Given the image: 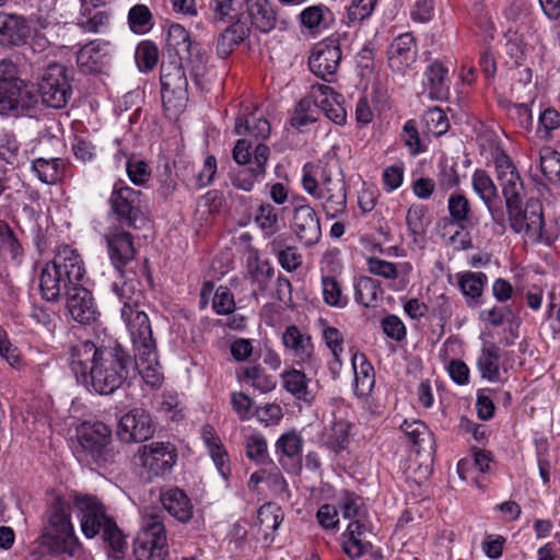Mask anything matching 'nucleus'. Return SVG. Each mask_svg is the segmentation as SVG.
<instances>
[{"instance_id": "nucleus-1", "label": "nucleus", "mask_w": 560, "mask_h": 560, "mask_svg": "<svg viewBox=\"0 0 560 560\" xmlns=\"http://www.w3.org/2000/svg\"><path fill=\"white\" fill-rule=\"evenodd\" d=\"M70 368L78 382L91 386L101 395L113 394L129 377L133 360L120 346H97L91 340H78L69 348Z\"/></svg>"}, {"instance_id": "nucleus-2", "label": "nucleus", "mask_w": 560, "mask_h": 560, "mask_svg": "<svg viewBox=\"0 0 560 560\" xmlns=\"http://www.w3.org/2000/svg\"><path fill=\"white\" fill-rule=\"evenodd\" d=\"M491 158L494 175L506 207L510 228L517 234L525 233L534 242H540L545 229L541 203L529 200L524 207L526 197L524 179L512 158L502 147L493 148Z\"/></svg>"}, {"instance_id": "nucleus-3", "label": "nucleus", "mask_w": 560, "mask_h": 560, "mask_svg": "<svg viewBox=\"0 0 560 560\" xmlns=\"http://www.w3.org/2000/svg\"><path fill=\"white\" fill-rule=\"evenodd\" d=\"M72 504V495L67 499L58 492L49 494L42 520V534L30 549L32 556L47 553L67 560L78 555L81 544L71 523Z\"/></svg>"}, {"instance_id": "nucleus-4", "label": "nucleus", "mask_w": 560, "mask_h": 560, "mask_svg": "<svg viewBox=\"0 0 560 560\" xmlns=\"http://www.w3.org/2000/svg\"><path fill=\"white\" fill-rule=\"evenodd\" d=\"M233 133L238 136L232 149L234 162H247L249 152L257 153L258 148L271 155L267 141L271 137V122L261 105L253 100H241L236 105Z\"/></svg>"}, {"instance_id": "nucleus-5", "label": "nucleus", "mask_w": 560, "mask_h": 560, "mask_svg": "<svg viewBox=\"0 0 560 560\" xmlns=\"http://www.w3.org/2000/svg\"><path fill=\"white\" fill-rule=\"evenodd\" d=\"M84 264L77 249L69 245L59 246L52 260L45 264L39 273V289L43 299L58 302L82 281Z\"/></svg>"}, {"instance_id": "nucleus-6", "label": "nucleus", "mask_w": 560, "mask_h": 560, "mask_svg": "<svg viewBox=\"0 0 560 560\" xmlns=\"http://www.w3.org/2000/svg\"><path fill=\"white\" fill-rule=\"evenodd\" d=\"M72 503L79 513L82 532L88 538L101 535L114 550L124 549L126 540L121 530L114 518L107 515L104 504L96 495L73 492Z\"/></svg>"}, {"instance_id": "nucleus-7", "label": "nucleus", "mask_w": 560, "mask_h": 560, "mask_svg": "<svg viewBox=\"0 0 560 560\" xmlns=\"http://www.w3.org/2000/svg\"><path fill=\"white\" fill-rule=\"evenodd\" d=\"M113 291L122 303L121 317L131 335L135 350L156 347L151 323L143 310V292L136 289L132 281H122L120 284L115 282Z\"/></svg>"}, {"instance_id": "nucleus-8", "label": "nucleus", "mask_w": 560, "mask_h": 560, "mask_svg": "<svg viewBox=\"0 0 560 560\" xmlns=\"http://www.w3.org/2000/svg\"><path fill=\"white\" fill-rule=\"evenodd\" d=\"M110 212L119 225L131 230H140L148 223V209L141 190L117 180L109 196Z\"/></svg>"}, {"instance_id": "nucleus-9", "label": "nucleus", "mask_w": 560, "mask_h": 560, "mask_svg": "<svg viewBox=\"0 0 560 560\" xmlns=\"http://www.w3.org/2000/svg\"><path fill=\"white\" fill-rule=\"evenodd\" d=\"M81 456L100 467L113 464L118 452L113 445V432L102 421H85L78 429Z\"/></svg>"}, {"instance_id": "nucleus-10", "label": "nucleus", "mask_w": 560, "mask_h": 560, "mask_svg": "<svg viewBox=\"0 0 560 560\" xmlns=\"http://www.w3.org/2000/svg\"><path fill=\"white\" fill-rule=\"evenodd\" d=\"M161 94L165 115L178 117L188 103V80L179 60L163 61L160 71Z\"/></svg>"}, {"instance_id": "nucleus-11", "label": "nucleus", "mask_w": 560, "mask_h": 560, "mask_svg": "<svg viewBox=\"0 0 560 560\" xmlns=\"http://www.w3.org/2000/svg\"><path fill=\"white\" fill-rule=\"evenodd\" d=\"M167 555L164 516L155 512L147 513L133 541V556L136 560H165Z\"/></svg>"}, {"instance_id": "nucleus-12", "label": "nucleus", "mask_w": 560, "mask_h": 560, "mask_svg": "<svg viewBox=\"0 0 560 560\" xmlns=\"http://www.w3.org/2000/svg\"><path fill=\"white\" fill-rule=\"evenodd\" d=\"M71 70L66 66L51 62L43 68L37 78V92L42 103L51 108H63L72 94Z\"/></svg>"}, {"instance_id": "nucleus-13", "label": "nucleus", "mask_w": 560, "mask_h": 560, "mask_svg": "<svg viewBox=\"0 0 560 560\" xmlns=\"http://www.w3.org/2000/svg\"><path fill=\"white\" fill-rule=\"evenodd\" d=\"M177 448L170 442H151L141 445L135 454L141 476L151 481L171 472L177 462Z\"/></svg>"}, {"instance_id": "nucleus-14", "label": "nucleus", "mask_w": 560, "mask_h": 560, "mask_svg": "<svg viewBox=\"0 0 560 560\" xmlns=\"http://www.w3.org/2000/svg\"><path fill=\"white\" fill-rule=\"evenodd\" d=\"M281 343L284 353L292 359L295 366L315 371L318 369L320 360L307 328L295 324L288 325L281 335Z\"/></svg>"}, {"instance_id": "nucleus-15", "label": "nucleus", "mask_w": 560, "mask_h": 560, "mask_svg": "<svg viewBox=\"0 0 560 560\" xmlns=\"http://www.w3.org/2000/svg\"><path fill=\"white\" fill-rule=\"evenodd\" d=\"M154 432L155 424L150 412L139 407L124 413L118 420L116 430L119 441L127 444L148 441Z\"/></svg>"}, {"instance_id": "nucleus-16", "label": "nucleus", "mask_w": 560, "mask_h": 560, "mask_svg": "<svg viewBox=\"0 0 560 560\" xmlns=\"http://www.w3.org/2000/svg\"><path fill=\"white\" fill-rule=\"evenodd\" d=\"M342 57L341 48L336 39L326 38L312 48L308 68L317 78L334 82Z\"/></svg>"}, {"instance_id": "nucleus-17", "label": "nucleus", "mask_w": 560, "mask_h": 560, "mask_svg": "<svg viewBox=\"0 0 560 560\" xmlns=\"http://www.w3.org/2000/svg\"><path fill=\"white\" fill-rule=\"evenodd\" d=\"M270 155L267 154L266 150L258 148L257 153L249 152V161L235 162L237 167L231 168L229 172L232 186L247 192L252 191L256 183L264 179Z\"/></svg>"}, {"instance_id": "nucleus-18", "label": "nucleus", "mask_w": 560, "mask_h": 560, "mask_svg": "<svg viewBox=\"0 0 560 560\" xmlns=\"http://www.w3.org/2000/svg\"><path fill=\"white\" fill-rule=\"evenodd\" d=\"M125 228L121 225L114 226L105 234L110 261L119 271H122L137 255L135 237Z\"/></svg>"}, {"instance_id": "nucleus-19", "label": "nucleus", "mask_w": 560, "mask_h": 560, "mask_svg": "<svg viewBox=\"0 0 560 560\" xmlns=\"http://www.w3.org/2000/svg\"><path fill=\"white\" fill-rule=\"evenodd\" d=\"M386 55L389 68L394 72L404 74L417 61V38L411 32L396 36L388 45Z\"/></svg>"}, {"instance_id": "nucleus-20", "label": "nucleus", "mask_w": 560, "mask_h": 560, "mask_svg": "<svg viewBox=\"0 0 560 560\" xmlns=\"http://www.w3.org/2000/svg\"><path fill=\"white\" fill-rule=\"evenodd\" d=\"M275 277V268L269 259L262 258L258 248L246 247L245 279L254 288L253 294L265 293Z\"/></svg>"}, {"instance_id": "nucleus-21", "label": "nucleus", "mask_w": 560, "mask_h": 560, "mask_svg": "<svg viewBox=\"0 0 560 560\" xmlns=\"http://www.w3.org/2000/svg\"><path fill=\"white\" fill-rule=\"evenodd\" d=\"M312 97H315L317 108L329 120L340 126L347 122V110L343 106L345 98L342 94L329 85L315 83L312 84Z\"/></svg>"}, {"instance_id": "nucleus-22", "label": "nucleus", "mask_w": 560, "mask_h": 560, "mask_svg": "<svg viewBox=\"0 0 560 560\" xmlns=\"http://www.w3.org/2000/svg\"><path fill=\"white\" fill-rule=\"evenodd\" d=\"M292 229L305 246L317 244L322 236L319 218L315 209L308 203L299 205L294 208Z\"/></svg>"}, {"instance_id": "nucleus-23", "label": "nucleus", "mask_w": 560, "mask_h": 560, "mask_svg": "<svg viewBox=\"0 0 560 560\" xmlns=\"http://www.w3.org/2000/svg\"><path fill=\"white\" fill-rule=\"evenodd\" d=\"M368 530L366 522L352 521L340 535L341 550L350 560H359L371 552L373 545L365 538Z\"/></svg>"}, {"instance_id": "nucleus-24", "label": "nucleus", "mask_w": 560, "mask_h": 560, "mask_svg": "<svg viewBox=\"0 0 560 560\" xmlns=\"http://www.w3.org/2000/svg\"><path fill=\"white\" fill-rule=\"evenodd\" d=\"M312 197L320 201L322 210L328 219L340 217L347 210V183L343 176L334 178L330 185Z\"/></svg>"}, {"instance_id": "nucleus-25", "label": "nucleus", "mask_w": 560, "mask_h": 560, "mask_svg": "<svg viewBox=\"0 0 560 560\" xmlns=\"http://www.w3.org/2000/svg\"><path fill=\"white\" fill-rule=\"evenodd\" d=\"M243 3L245 10L241 15L249 21L250 27L262 34L276 28L278 12L270 0H243Z\"/></svg>"}, {"instance_id": "nucleus-26", "label": "nucleus", "mask_w": 560, "mask_h": 560, "mask_svg": "<svg viewBox=\"0 0 560 560\" xmlns=\"http://www.w3.org/2000/svg\"><path fill=\"white\" fill-rule=\"evenodd\" d=\"M66 298L67 308L75 322L86 325L96 320L98 312L94 299L92 293L81 284V281H78V284L68 291Z\"/></svg>"}, {"instance_id": "nucleus-27", "label": "nucleus", "mask_w": 560, "mask_h": 560, "mask_svg": "<svg viewBox=\"0 0 560 560\" xmlns=\"http://www.w3.org/2000/svg\"><path fill=\"white\" fill-rule=\"evenodd\" d=\"M73 165L68 159L37 158L32 162V171L38 179L48 185L62 183L73 176Z\"/></svg>"}, {"instance_id": "nucleus-28", "label": "nucleus", "mask_w": 560, "mask_h": 560, "mask_svg": "<svg viewBox=\"0 0 560 560\" xmlns=\"http://www.w3.org/2000/svg\"><path fill=\"white\" fill-rule=\"evenodd\" d=\"M25 83L0 84V115H18L20 110L30 108L37 101L28 91H24Z\"/></svg>"}, {"instance_id": "nucleus-29", "label": "nucleus", "mask_w": 560, "mask_h": 560, "mask_svg": "<svg viewBox=\"0 0 560 560\" xmlns=\"http://www.w3.org/2000/svg\"><path fill=\"white\" fill-rule=\"evenodd\" d=\"M339 176L341 175L336 173L328 162L322 160L308 162L302 168V186L308 195L313 196Z\"/></svg>"}, {"instance_id": "nucleus-30", "label": "nucleus", "mask_w": 560, "mask_h": 560, "mask_svg": "<svg viewBox=\"0 0 560 560\" xmlns=\"http://www.w3.org/2000/svg\"><path fill=\"white\" fill-rule=\"evenodd\" d=\"M160 502L167 513L180 523H187L194 515V504L187 493L178 487L161 489Z\"/></svg>"}, {"instance_id": "nucleus-31", "label": "nucleus", "mask_w": 560, "mask_h": 560, "mask_svg": "<svg viewBox=\"0 0 560 560\" xmlns=\"http://www.w3.org/2000/svg\"><path fill=\"white\" fill-rule=\"evenodd\" d=\"M303 439L295 431L283 433L276 442L279 464L287 471H294L302 465Z\"/></svg>"}, {"instance_id": "nucleus-32", "label": "nucleus", "mask_w": 560, "mask_h": 560, "mask_svg": "<svg viewBox=\"0 0 560 560\" xmlns=\"http://www.w3.org/2000/svg\"><path fill=\"white\" fill-rule=\"evenodd\" d=\"M31 27L27 20L16 14H0V45L19 47L27 43Z\"/></svg>"}, {"instance_id": "nucleus-33", "label": "nucleus", "mask_w": 560, "mask_h": 560, "mask_svg": "<svg viewBox=\"0 0 560 560\" xmlns=\"http://www.w3.org/2000/svg\"><path fill=\"white\" fill-rule=\"evenodd\" d=\"M424 88L432 100L443 101L450 95V69L440 59L429 61L424 70Z\"/></svg>"}, {"instance_id": "nucleus-34", "label": "nucleus", "mask_w": 560, "mask_h": 560, "mask_svg": "<svg viewBox=\"0 0 560 560\" xmlns=\"http://www.w3.org/2000/svg\"><path fill=\"white\" fill-rule=\"evenodd\" d=\"M200 434L217 469L224 479H228L232 474L231 462L219 433L212 424L207 423L201 427Z\"/></svg>"}, {"instance_id": "nucleus-35", "label": "nucleus", "mask_w": 560, "mask_h": 560, "mask_svg": "<svg viewBox=\"0 0 560 560\" xmlns=\"http://www.w3.org/2000/svg\"><path fill=\"white\" fill-rule=\"evenodd\" d=\"M368 270L370 273L382 277L386 280L398 281V287L395 289H405L409 283V275L412 270L410 262L394 264L378 257H370L366 260Z\"/></svg>"}, {"instance_id": "nucleus-36", "label": "nucleus", "mask_w": 560, "mask_h": 560, "mask_svg": "<svg viewBox=\"0 0 560 560\" xmlns=\"http://www.w3.org/2000/svg\"><path fill=\"white\" fill-rule=\"evenodd\" d=\"M457 285L468 307H479L483 303V292L488 277L482 271H464L456 275Z\"/></svg>"}, {"instance_id": "nucleus-37", "label": "nucleus", "mask_w": 560, "mask_h": 560, "mask_svg": "<svg viewBox=\"0 0 560 560\" xmlns=\"http://www.w3.org/2000/svg\"><path fill=\"white\" fill-rule=\"evenodd\" d=\"M135 366L143 381L151 388H160L163 383V373L158 361L156 347L136 351Z\"/></svg>"}, {"instance_id": "nucleus-38", "label": "nucleus", "mask_w": 560, "mask_h": 560, "mask_svg": "<svg viewBox=\"0 0 560 560\" xmlns=\"http://www.w3.org/2000/svg\"><path fill=\"white\" fill-rule=\"evenodd\" d=\"M250 26L238 18L230 26H228L218 37L217 54L221 58H228L234 49L249 37Z\"/></svg>"}, {"instance_id": "nucleus-39", "label": "nucleus", "mask_w": 560, "mask_h": 560, "mask_svg": "<svg viewBox=\"0 0 560 560\" xmlns=\"http://www.w3.org/2000/svg\"><path fill=\"white\" fill-rule=\"evenodd\" d=\"M354 371V393L358 397H368L375 385V371L366 355L355 352L352 355Z\"/></svg>"}, {"instance_id": "nucleus-40", "label": "nucleus", "mask_w": 560, "mask_h": 560, "mask_svg": "<svg viewBox=\"0 0 560 560\" xmlns=\"http://www.w3.org/2000/svg\"><path fill=\"white\" fill-rule=\"evenodd\" d=\"M304 370L305 369L291 366L284 370L280 377L282 386L288 393L298 400L311 404L314 399V395L308 388L311 380L307 377Z\"/></svg>"}, {"instance_id": "nucleus-41", "label": "nucleus", "mask_w": 560, "mask_h": 560, "mask_svg": "<svg viewBox=\"0 0 560 560\" xmlns=\"http://www.w3.org/2000/svg\"><path fill=\"white\" fill-rule=\"evenodd\" d=\"M236 378L262 394L273 390L277 386L276 377L268 374L259 363L240 368L236 371Z\"/></svg>"}, {"instance_id": "nucleus-42", "label": "nucleus", "mask_w": 560, "mask_h": 560, "mask_svg": "<svg viewBox=\"0 0 560 560\" xmlns=\"http://www.w3.org/2000/svg\"><path fill=\"white\" fill-rule=\"evenodd\" d=\"M283 518L284 512L282 508L275 502H267L258 509L255 526L257 527L258 534H260L265 540H272Z\"/></svg>"}, {"instance_id": "nucleus-43", "label": "nucleus", "mask_w": 560, "mask_h": 560, "mask_svg": "<svg viewBox=\"0 0 560 560\" xmlns=\"http://www.w3.org/2000/svg\"><path fill=\"white\" fill-rule=\"evenodd\" d=\"M447 210L452 222L462 230L472 226L477 219L471 202L464 192H453L447 200Z\"/></svg>"}, {"instance_id": "nucleus-44", "label": "nucleus", "mask_w": 560, "mask_h": 560, "mask_svg": "<svg viewBox=\"0 0 560 560\" xmlns=\"http://www.w3.org/2000/svg\"><path fill=\"white\" fill-rule=\"evenodd\" d=\"M223 195L218 189L208 190L196 203L194 219L202 225H209L223 207Z\"/></svg>"}, {"instance_id": "nucleus-45", "label": "nucleus", "mask_w": 560, "mask_h": 560, "mask_svg": "<svg viewBox=\"0 0 560 560\" xmlns=\"http://www.w3.org/2000/svg\"><path fill=\"white\" fill-rule=\"evenodd\" d=\"M351 423L345 419H335L325 429L323 440L325 445L336 454L345 451L350 443Z\"/></svg>"}, {"instance_id": "nucleus-46", "label": "nucleus", "mask_w": 560, "mask_h": 560, "mask_svg": "<svg viewBox=\"0 0 560 560\" xmlns=\"http://www.w3.org/2000/svg\"><path fill=\"white\" fill-rule=\"evenodd\" d=\"M400 430L408 438L409 443L412 445L417 453H420L425 448V446H428L430 450H433V434L423 421L405 420L400 424Z\"/></svg>"}, {"instance_id": "nucleus-47", "label": "nucleus", "mask_w": 560, "mask_h": 560, "mask_svg": "<svg viewBox=\"0 0 560 560\" xmlns=\"http://www.w3.org/2000/svg\"><path fill=\"white\" fill-rule=\"evenodd\" d=\"M501 350L495 343L482 347L477 359V368L482 378L490 382L500 381Z\"/></svg>"}, {"instance_id": "nucleus-48", "label": "nucleus", "mask_w": 560, "mask_h": 560, "mask_svg": "<svg viewBox=\"0 0 560 560\" xmlns=\"http://www.w3.org/2000/svg\"><path fill=\"white\" fill-rule=\"evenodd\" d=\"M383 294V290L378 280L361 276L354 280V300L364 307H373L376 305Z\"/></svg>"}, {"instance_id": "nucleus-49", "label": "nucleus", "mask_w": 560, "mask_h": 560, "mask_svg": "<svg viewBox=\"0 0 560 560\" xmlns=\"http://www.w3.org/2000/svg\"><path fill=\"white\" fill-rule=\"evenodd\" d=\"M318 115L319 109L317 108L315 97H312L311 86L308 94L295 105L290 118V125L301 130L303 127L315 122L318 119Z\"/></svg>"}, {"instance_id": "nucleus-50", "label": "nucleus", "mask_w": 560, "mask_h": 560, "mask_svg": "<svg viewBox=\"0 0 560 560\" xmlns=\"http://www.w3.org/2000/svg\"><path fill=\"white\" fill-rule=\"evenodd\" d=\"M254 221L266 236H273L280 230V211L267 201H260L254 213Z\"/></svg>"}, {"instance_id": "nucleus-51", "label": "nucleus", "mask_w": 560, "mask_h": 560, "mask_svg": "<svg viewBox=\"0 0 560 560\" xmlns=\"http://www.w3.org/2000/svg\"><path fill=\"white\" fill-rule=\"evenodd\" d=\"M322 295L324 303L330 307L345 308L349 303L341 281L332 275L322 276Z\"/></svg>"}, {"instance_id": "nucleus-52", "label": "nucleus", "mask_w": 560, "mask_h": 560, "mask_svg": "<svg viewBox=\"0 0 560 560\" xmlns=\"http://www.w3.org/2000/svg\"><path fill=\"white\" fill-rule=\"evenodd\" d=\"M102 46L103 44L96 40L84 45L77 54L79 67L88 72L100 71L106 57Z\"/></svg>"}, {"instance_id": "nucleus-53", "label": "nucleus", "mask_w": 560, "mask_h": 560, "mask_svg": "<svg viewBox=\"0 0 560 560\" xmlns=\"http://www.w3.org/2000/svg\"><path fill=\"white\" fill-rule=\"evenodd\" d=\"M429 209L421 203L411 205L406 213V224L413 241L423 237L430 224Z\"/></svg>"}, {"instance_id": "nucleus-54", "label": "nucleus", "mask_w": 560, "mask_h": 560, "mask_svg": "<svg viewBox=\"0 0 560 560\" xmlns=\"http://www.w3.org/2000/svg\"><path fill=\"white\" fill-rule=\"evenodd\" d=\"M450 129L447 115L440 107L429 108L422 116V133L424 137H440Z\"/></svg>"}, {"instance_id": "nucleus-55", "label": "nucleus", "mask_w": 560, "mask_h": 560, "mask_svg": "<svg viewBox=\"0 0 560 560\" xmlns=\"http://www.w3.org/2000/svg\"><path fill=\"white\" fill-rule=\"evenodd\" d=\"M339 509L345 518L366 522V505L363 498L355 492L345 490L339 499Z\"/></svg>"}, {"instance_id": "nucleus-56", "label": "nucleus", "mask_w": 560, "mask_h": 560, "mask_svg": "<svg viewBox=\"0 0 560 560\" xmlns=\"http://www.w3.org/2000/svg\"><path fill=\"white\" fill-rule=\"evenodd\" d=\"M167 46L175 50L176 55L182 59V56L190 57L192 40L189 32L178 23H173L168 26Z\"/></svg>"}, {"instance_id": "nucleus-57", "label": "nucleus", "mask_w": 560, "mask_h": 560, "mask_svg": "<svg viewBox=\"0 0 560 560\" xmlns=\"http://www.w3.org/2000/svg\"><path fill=\"white\" fill-rule=\"evenodd\" d=\"M400 137L411 155H419L428 150L427 141L430 139L423 133L421 136L415 119L405 122Z\"/></svg>"}, {"instance_id": "nucleus-58", "label": "nucleus", "mask_w": 560, "mask_h": 560, "mask_svg": "<svg viewBox=\"0 0 560 560\" xmlns=\"http://www.w3.org/2000/svg\"><path fill=\"white\" fill-rule=\"evenodd\" d=\"M471 186L482 202L494 200L500 197L494 180L483 168H477L474 171L471 176Z\"/></svg>"}, {"instance_id": "nucleus-59", "label": "nucleus", "mask_w": 560, "mask_h": 560, "mask_svg": "<svg viewBox=\"0 0 560 560\" xmlns=\"http://www.w3.org/2000/svg\"><path fill=\"white\" fill-rule=\"evenodd\" d=\"M128 24L135 34H145L154 25L153 15L145 4H136L128 12Z\"/></svg>"}, {"instance_id": "nucleus-60", "label": "nucleus", "mask_w": 560, "mask_h": 560, "mask_svg": "<svg viewBox=\"0 0 560 560\" xmlns=\"http://www.w3.org/2000/svg\"><path fill=\"white\" fill-rule=\"evenodd\" d=\"M0 253L9 259L15 260L23 256V247L13 230L4 221H0Z\"/></svg>"}, {"instance_id": "nucleus-61", "label": "nucleus", "mask_w": 560, "mask_h": 560, "mask_svg": "<svg viewBox=\"0 0 560 560\" xmlns=\"http://www.w3.org/2000/svg\"><path fill=\"white\" fill-rule=\"evenodd\" d=\"M331 14L325 4H316L305 8L299 15L301 25L311 32L326 26V15Z\"/></svg>"}, {"instance_id": "nucleus-62", "label": "nucleus", "mask_w": 560, "mask_h": 560, "mask_svg": "<svg viewBox=\"0 0 560 560\" xmlns=\"http://www.w3.org/2000/svg\"><path fill=\"white\" fill-rule=\"evenodd\" d=\"M378 0H351L347 9L346 24L355 26L369 19L375 10Z\"/></svg>"}, {"instance_id": "nucleus-63", "label": "nucleus", "mask_w": 560, "mask_h": 560, "mask_svg": "<svg viewBox=\"0 0 560 560\" xmlns=\"http://www.w3.org/2000/svg\"><path fill=\"white\" fill-rule=\"evenodd\" d=\"M135 59L140 71L152 70L159 60L158 46L151 40L140 42L136 48Z\"/></svg>"}, {"instance_id": "nucleus-64", "label": "nucleus", "mask_w": 560, "mask_h": 560, "mask_svg": "<svg viewBox=\"0 0 560 560\" xmlns=\"http://www.w3.org/2000/svg\"><path fill=\"white\" fill-rule=\"evenodd\" d=\"M540 170L548 182L560 183V153L550 149L541 153Z\"/></svg>"}]
</instances>
